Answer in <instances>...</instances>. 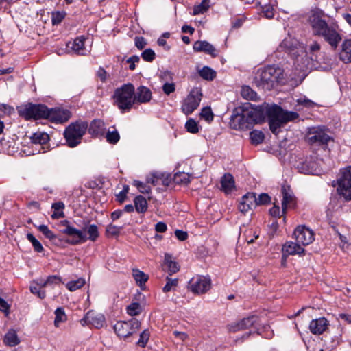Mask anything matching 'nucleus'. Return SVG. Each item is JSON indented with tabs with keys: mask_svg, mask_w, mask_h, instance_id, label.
<instances>
[{
	"mask_svg": "<svg viewBox=\"0 0 351 351\" xmlns=\"http://www.w3.org/2000/svg\"><path fill=\"white\" fill-rule=\"evenodd\" d=\"M239 110V112H234L231 116L230 125L232 129L249 130L264 119L261 108L254 107L250 103L245 104Z\"/></svg>",
	"mask_w": 351,
	"mask_h": 351,
	"instance_id": "1",
	"label": "nucleus"
},
{
	"mask_svg": "<svg viewBox=\"0 0 351 351\" xmlns=\"http://www.w3.org/2000/svg\"><path fill=\"white\" fill-rule=\"evenodd\" d=\"M309 23L313 34L323 37L332 48L337 47L341 40V36L336 26L329 25L318 13H314L309 17Z\"/></svg>",
	"mask_w": 351,
	"mask_h": 351,
	"instance_id": "2",
	"label": "nucleus"
},
{
	"mask_svg": "<svg viewBox=\"0 0 351 351\" xmlns=\"http://www.w3.org/2000/svg\"><path fill=\"white\" fill-rule=\"evenodd\" d=\"M266 114L268 117L270 130L276 135L279 133L280 128L285 123L295 121L299 117L297 112L284 110L277 105L268 106Z\"/></svg>",
	"mask_w": 351,
	"mask_h": 351,
	"instance_id": "3",
	"label": "nucleus"
},
{
	"mask_svg": "<svg viewBox=\"0 0 351 351\" xmlns=\"http://www.w3.org/2000/svg\"><path fill=\"white\" fill-rule=\"evenodd\" d=\"M283 75V71L280 67L268 66L258 70L254 82L263 89L271 90L281 82Z\"/></svg>",
	"mask_w": 351,
	"mask_h": 351,
	"instance_id": "4",
	"label": "nucleus"
},
{
	"mask_svg": "<svg viewBox=\"0 0 351 351\" xmlns=\"http://www.w3.org/2000/svg\"><path fill=\"white\" fill-rule=\"evenodd\" d=\"M134 86L131 83L124 84L115 89L112 95L113 104L122 112L131 110L134 104Z\"/></svg>",
	"mask_w": 351,
	"mask_h": 351,
	"instance_id": "5",
	"label": "nucleus"
},
{
	"mask_svg": "<svg viewBox=\"0 0 351 351\" xmlns=\"http://www.w3.org/2000/svg\"><path fill=\"white\" fill-rule=\"evenodd\" d=\"M332 185L337 187V194L345 201H351V167L341 169Z\"/></svg>",
	"mask_w": 351,
	"mask_h": 351,
	"instance_id": "6",
	"label": "nucleus"
},
{
	"mask_svg": "<svg viewBox=\"0 0 351 351\" xmlns=\"http://www.w3.org/2000/svg\"><path fill=\"white\" fill-rule=\"evenodd\" d=\"M88 124L85 122H75L70 124L64 130V136L70 147H75L81 143L85 134Z\"/></svg>",
	"mask_w": 351,
	"mask_h": 351,
	"instance_id": "7",
	"label": "nucleus"
},
{
	"mask_svg": "<svg viewBox=\"0 0 351 351\" xmlns=\"http://www.w3.org/2000/svg\"><path fill=\"white\" fill-rule=\"evenodd\" d=\"M17 110L19 115L27 120L47 119L49 115V109L43 104L29 103L19 106Z\"/></svg>",
	"mask_w": 351,
	"mask_h": 351,
	"instance_id": "8",
	"label": "nucleus"
},
{
	"mask_svg": "<svg viewBox=\"0 0 351 351\" xmlns=\"http://www.w3.org/2000/svg\"><path fill=\"white\" fill-rule=\"evenodd\" d=\"M60 227L62 228L60 231L71 238L68 243L71 245H78L87 241V236L82 230L75 228L69 220H62L60 223Z\"/></svg>",
	"mask_w": 351,
	"mask_h": 351,
	"instance_id": "9",
	"label": "nucleus"
},
{
	"mask_svg": "<svg viewBox=\"0 0 351 351\" xmlns=\"http://www.w3.org/2000/svg\"><path fill=\"white\" fill-rule=\"evenodd\" d=\"M141 322L136 318L128 321H119L114 325L115 333L121 338H127L136 333L140 329Z\"/></svg>",
	"mask_w": 351,
	"mask_h": 351,
	"instance_id": "10",
	"label": "nucleus"
},
{
	"mask_svg": "<svg viewBox=\"0 0 351 351\" xmlns=\"http://www.w3.org/2000/svg\"><path fill=\"white\" fill-rule=\"evenodd\" d=\"M201 90L195 88L191 90L182 105V110L186 114H191L199 106L202 99Z\"/></svg>",
	"mask_w": 351,
	"mask_h": 351,
	"instance_id": "11",
	"label": "nucleus"
},
{
	"mask_svg": "<svg viewBox=\"0 0 351 351\" xmlns=\"http://www.w3.org/2000/svg\"><path fill=\"white\" fill-rule=\"evenodd\" d=\"M210 287V278L204 276L193 277L191 279L188 285L189 289L195 294H203L207 292Z\"/></svg>",
	"mask_w": 351,
	"mask_h": 351,
	"instance_id": "12",
	"label": "nucleus"
},
{
	"mask_svg": "<svg viewBox=\"0 0 351 351\" xmlns=\"http://www.w3.org/2000/svg\"><path fill=\"white\" fill-rule=\"evenodd\" d=\"M330 139V136L319 128L310 129L306 136L307 142L311 145H326Z\"/></svg>",
	"mask_w": 351,
	"mask_h": 351,
	"instance_id": "13",
	"label": "nucleus"
},
{
	"mask_svg": "<svg viewBox=\"0 0 351 351\" xmlns=\"http://www.w3.org/2000/svg\"><path fill=\"white\" fill-rule=\"evenodd\" d=\"M293 236L295 241L302 245H308L315 239L313 231L304 226L297 227L293 232Z\"/></svg>",
	"mask_w": 351,
	"mask_h": 351,
	"instance_id": "14",
	"label": "nucleus"
},
{
	"mask_svg": "<svg viewBox=\"0 0 351 351\" xmlns=\"http://www.w3.org/2000/svg\"><path fill=\"white\" fill-rule=\"evenodd\" d=\"M81 324H90L96 328H101L105 324V317L101 313L94 311H88L85 317L81 320Z\"/></svg>",
	"mask_w": 351,
	"mask_h": 351,
	"instance_id": "15",
	"label": "nucleus"
},
{
	"mask_svg": "<svg viewBox=\"0 0 351 351\" xmlns=\"http://www.w3.org/2000/svg\"><path fill=\"white\" fill-rule=\"evenodd\" d=\"M256 197L254 193H247L243 195L238 208L242 213H245L253 207H256Z\"/></svg>",
	"mask_w": 351,
	"mask_h": 351,
	"instance_id": "16",
	"label": "nucleus"
},
{
	"mask_svg": "<svg viewBox=\"0 0 351 351\" xmlns=\"http://www.w3.org/2000/svg\"><path fill=\"white\" fill-rule=\"evenodd\" d=\"M71 117V112L65 109H49V115L47 119L55 123H64Z\"/></svg>",
	"mask_w": 351,
	"mask_h": 351,
	"instance_id": "17",
	"label": "nucleus"
},
{
	"mask_svg": "<svg viewBox=\"0 0 351 351\" xmlns=\"http://www.w3.org/2000/svg\"><path fill=\"white\" fill-rule=\"evenodd\" d=\"M307 54L309 56L310 59L317 64H321L322 63L328 64L329 61L322 60V53L320 52V45L317 42H313L308 47Z\"/></svg>",
	"mask_w": 351,
	"mask_h": 351,
	"instance_id": "18",
	"label": "nucleus"
},
{
	"mask_svg": "<svg viewBox=\"0 0 351 351\" xmlns=\"http://www.w3.org/2000/svg\"><path fill=\"white\" fill-rule=\"evenodd\" d=\"M193 49L197 52H204L212 57L217 56V51L215 47L206 40H198L193 43Z\"/></svg>",
	"mask_w": 351,
	"mask_h": 351,
	"instance_id": "19",
	"label": "nucleus"
},
{
	"mask_svg": "<svg viewBox=\"0 0 351 351\" xmlns=\"http://www.w3.org/2000/svg\"><path fill=\"white\" fill-rule=\"evenodd\" d=\"M328 322L324 317L313 319L309 324V330L314 335H321L328 328Z\"/></svg>",
	"mask_w": 351,
	"mask_h": 351,
	"instance_id": "20",
	"label": "nucleus"
},
{
	"mask_svg": "<svg viewBox=\"0 0 351 351\" xmlns=\"http://www.w3.org/2000/svg\"><path fill=\"white\" fill-rule=\"evenodd\" d=\"M282 212L285 213L287 208L292 207L295 204V197L289 186H282Z\"/></svg>",
	"mask_w": 351,
	"mask_h": 351,
	"instance_id": "21",
	"label": "nucleus"
},
{
	"mask_svg": "<svg viewBox=\"0 0 351 351\" xmlns=\"http://www.w3.org/2000/svg\"><path fill=\"white\" fill-rule=\"evenodd\" d=\"M152 99V92L151 90L146 86H139L136 91L134 90V104L135 103H147L149 101Z\"/></svg>",
	"mask_w": 351,
	"mask_h": 351,
	"instance_id": "22",
	"label": "nucleus"
},
{
	"mask_svg": "<svg viewBox=\"0 0 351 351\" xmlns=\"http://www.w3.org/2000/svg\"><path fill=\"white\" fill-rule=\"evenodd\" d=\"M85 40L86 38L83 36L77 37L73 42L67 43V47L70 48L77 55H86L87 51L84 47Z\"/></svg>",
	"mask_w": 351,
	"mask_h": 351,
	"instance_id": "23",
	"label": "nucleus"
},
{
	"mask_svg": "<svg viewBox=\"0 0 351 351\" xmlns=\"http://www.w3.org/2000/svg\"><path fill=\"white\" fill-rule=\"evenodd\" d=\"M105 130L104 122L100 119H95L90 123L88 132L93 136H99L104 134Z\"/></svg>",
	"mask_w": 351,
	"mask_h": 351,
	"instance_id": "24",
	"label": "nucleus"
},
{
	"mask_svg": "<svg viewBox=\"0 0 351 351\" xmlns=\"http://www.w3.org/2000/svg\"><path fill=\"white\" fill-rule=\"evenodd\" d=\"M221 189L225 193H230L235 189V182L230 173H225L221 178Z\"/></svg>",
	"mask_w": 351,
	"mask_h": 351,
	"instance_id": "25",
	"label": "nucleus"
},
{
	"mask_svg": "<svg viewBox=\"0 0 351 351\" xmlns=\"http://www.w3.org/2000/svg\"><path fill=\"white\" fill-rule=\"evenodd\" d=\"M285 250L288 254H302L304 252V249L301 246V243L295 241V242H287L283 246Z\"/></svg>",
	"mask_w": 351,
	"mask_h": 351,
	"instance_id": "26",
	"label": "nucleus"
},
{
	"mask_svg": "<svg viewBox=\"0 0 351 351\" xmlns=\"http://www.w3.org/2000/svg\"><path fill=\"white\" fill-rule=\"evenodd\" d=\"M340 59L345 63H351V39H346L341 45Z\"/></svg>",
	"mask_w": 351,
	"mask_h": 351,
	"instance_id": "27",
	"label": "nucleus"
},
{
	"mask_svg": "<svg viewBox=\"0 0 351 351\" xmlns=\"http://www.w3.org/2000/svg\"><path fill=\"white\" fill-rule=\"evenodd\" d=\"M3 343L10 347H13L20 343V339L18 337L16 332L14 329L9 330L5 335Z\"/></svg>",
	"mask_w": 351,
	"mask_h": 351,
	"instance_id": "28",
	"label": "nucleus"
},
{
	"mask_svg": "<svg viewBox=\"0 0 351 351\" xmlns=\"http://www.w3.org/2000/svg\"><path fill=\"white\" fill-rule=\"evenodd\" d=\"M165 265L167 267V272L169 275L176 274L180 270V266L178 263L171 259V256L169 254H165Z\"/></svg>",
	"mask_w": 351,
	"mask_h": 351,
	"instance_id": "29",
	"label": "nucleus"
},
{
	"mask_svg": "<svg viewBox=\"0 0 351 351\" xmlns=\"http://www.w3.org/2000/svg\"><path fill=\"white\" fill-rule=\"evenodd\" d=\"M136 210L139 213H144L147 209V202L142 195H138L134 200Z\"/></svg>",
	"mask_w": 351,
	"mask_h": 351,
	"instance_id": "30",
	"label": "nucleus"
},
{
	"mask_svg": "<svg viewBox=\"0 0 351 351\" xmlns=\"http://www.w3.org/2000/svg\"><path fill=\"white\" fill-rule=\"evenodd\" d=\"M49 139V135L45 132H37L31 136V141L34 144H45Z\"/></svg>",
	"mask_w": 351,
	"mask_h": 351,
	"instance_id": "31",
	"label": "nucleus"
},
{
	"mask_svg": "<svg viewBox=\"0 0 351 351\" xmlns=\"http://www.w3.org/2000/svg\"><path fill=\"white\" fill-rule=\"evenodd\" d=\"M280 48L285 49L288 50L290 53H291L292 55L295 56L296 55V60L298 61V52L302 51V49L299 50L295 47V46L293 45V43H291L290 39H285L282 40L280 45Z\"/></svg>",
	"mask_w": 351,
	"mask_h": 351,
	"instance_id": "32",
	"label": "nucleus"
},
{
	"mask_svg": "<svg viewBox=\"0 0 351 351\" xmlns=\"http://www.w3.org/2000/svg\"><path fill=\"white\" fill-rule=\"evenodd\" d=\"M210 8V0H202V2L197 5H195L193 10V15H198L204 14Z\"/></svg>",
	"mask_w": 351,
	"mask_h": 351,
	"instance_id": "33",
	"label": "nucleus"
},
{
	"mask_svg": "<svg viewBox=\"0 0 351 351\" xmlns=\"http://www.w3.org/2000/svg\"><path fill=\"white\" fill-rule=\"evenodd\" d=\"M52 208L54 210L53 213L51 215L53 219H58L64 217V215L62 210L64 208V204L62 202H55L52 204Z\"/></svg>",
	"mask_w": 351,
	"mask_h": 351,
	"instance_id": "34",
	"label": "nucleus"
},
{
	"mask_svg": "<svg viewBox=\"0 0 351 351\" xmlns=\"http://www.w3.org/2000/svg\"><path fill=\"white\" fill-rule=\"evenodd\" d=\"M199 75L204 80H213L216 77V72L211 68L204 66L199 71Z\"/></svg>",
	"mask_w": 351,
	"mask_h": 351,
	"instance_id": "35",
	"label": "nucleus"
},
{
	"mask_svg": "<svg viewBox=\"0 0 351 351\" xmlns=\"http://www.w3.org/2000/svg\"><path fill=\"white\" fill-rule=\"evenodd\" d=\"M86 230L88 237H87V240H90L91 241H95L99 236V233L98 231V228L95 224H90L86 226Z\"/></svg>",
	"mask_w": 351,
	"mask_h": 351,
	"instance_id": "36",
	"label": "nucleus"
},
{
	"mask_svg": "<svg viewBox=\"0 0 351 351\" xmlns=\"http://www.w3.org/2000/svg\"><path fill=\"white\" fill-rule=\"evenodd\" d=\"M241 95L245 99L247 100H256L257 94L250 86H244L241 90Z\"/></svg>",
	"mask_w": 351,
	"mask_h": 351,
	"instance_id": "37",
	"label": "nucleus"
},
{
	"mask_svg": "<svg viewBox=\"0 0 351 351\" xmlns=\"http://www.w3.org/2000/svg\"><path fill=\"white\" fill-rule=\"evenodd\" d=\"M167 282L165 285L162 288V291L164 293H168L172 291H175L176 287L178 285V278H171L169 276L166 277Z\"/></svg>",
	"mask_w": 351,
	"mask_h": 351,
	"instance_id": "38",
	"label": "nucleus"
},
{
	"mask_svg": "<svg viewBox=\"0 0 351 351\" xmlns=\"http://www.w3.org/2000/svg\"><path fill=\"white\" fill-rule=\"evenodd\" d=\"M85 284V280L80 278L76 280H71L66 283V287L71 291H76L77 289L82 287Z\"/></svg>",
	"mask_w": 351,
	"mask_h": 351,
	"instance_id": "39",
	"label": "nucleus"
},
{
	"mask_svg": "<svg viewBox=\"0 0 351 351\" xmlns=\"http://www.w3.org/2000/svg\"><path fill=\"white\" fill-rule=\"evenodd\" d=\"M55 315L54 325L56 327L59 326L60 323L64 322L66 320V315H65L64 311L62 308H58L55 311Z\"/></svg>",
	"mask_w": 351,
	"mask_h": 351,
	"instance_id": "40",
	"label": "nucleus"
},
{
	"mask_svg": "<svg viewBox=\"0 0 351 351\" xmlns=\"http://www.w3.org/2000/svg\"><path fill=\"white\" fill-rule=\"evenodd\" d=\"M133 276L136 283L139 285L145 284L148 280V276L146 275L144 272L138 269L133 271Z\"/></svg>",
	"mask_w": 351,
	"mask_h": 351,
	"instance_id": "41",
	"label": "nucleus"
},
{
	"mask_svg": "<svg viewBox=\"0 0 351 351\" xmlns=\"http://www.w3.org/2000/svg\"><path fill=\"white\" fill-rule=\"evenodd\" d=\"M126 311L130 316H135L139 315L142 309L139 303L133 302L127 306Z\"/></svg>",
	"mask_w": 351,
	"mask_h": 351,
	"instance_id": "42",
	"label": "nucleus"
},
{
	"mask_svg": "<svg viewBox=\"0 0 351 351\" xmlns=\"http://www.w3.org/2000/svg\"><path fill=\"white\" fill-rule=\"evenodd\" d=\"M250 139L254 144L261 143L265 138L264 134L261 131L253 130L250 133Z\"/></svg>",
	"mask_w": 351,
	"mask_h": 351,
	"instance_id": "43",
	"label": "nucleus"
},
{
	"mask_svg": "<svg viewBox=\"0 0 351 351\" xmlns=\"http://www.w3.org/2000/svg\"><path fill=\"white\" fill-rule=\"evenodd\" d=\"M27 239L29 242H31L36 252H42L44 250V248L40 242L37 240L32 233H28L27 234Z\"/></svg>",
	"mask_w": 351,
	"mask_h": 351,
	"instance_id": "44",
	"label": "nucleus"
},
{
	"mask_svg": "<svg viewBox=\"0 0 351 351\" xmlns=\"http://www.w3.org/2000/svg\"><path fill=\"white\" fill-rule=\"evenodd\" d=\"M243 330L252 327L258 321V317L252 315L240 320Z\"/></svg>",
	"mask_w": 351,
	"mask_h": 351,
	"instance_id": "45",
	"label": "nucleus"
},
{
	"mask_svg": "<svg viewBox=\"0 0 351 351\" xmlns=\"http://www.w3.org/2000/svg\"><path fill=\"white\" fill-rule=\"evenodd\" d=\"M185 128L188 132L197 134L199 132L197 123L193 119H189L185 123Z\"/></svg>",
	"mask_w": 351,
	"mask_h": 351,
	"instance_id": "46",
	"label": "nucleus"
},
{
	"mask_svg": "<svg viewBox=\"0 0 351 351\" xmlns=\"http://www.w3.org/2000/svg\"><path fill=\"white\" fill-rule=\"evenodd\" d=\"M107 142L110 144H116L120 139V136L117 130L108 131L106 134Z\"/></svg>",
	"mask_w": 351,
	"mask_h": 351,
	"instance_id": "47",
	"label": "nucleus"
},
{
	"mask_svg": "<svg viewBox=\"0 0 351 351\" xmlns=\"http://www.w3.org/2000/svg\"><path fill=\"white\" fill-rule=\"evenodd\" d=\"M149 332L148 330H144L141 334L139 337L138 341L136 342L137 346L141 348H145L148 342L149 339Z\"/></svg>",
	"mask_w": 351,
	"mask_h": 351,
	"instance_id": "48",
	"label": "nucleus"
},
{
	"mask_svg": "<svg viewBox=\"0 0 351 351\" xmlns=\"http://www.w3.org/2000/svg\"><path fill=\"white\" fill-rule=\"evenodd\" d=\"M141 57L144 61L152 62L156 58V53L152 49H146L141 53Z\"/></svg>",
	"mask_w": 351,
	"mask_h": 351,
	"instance_id": "49",
	"label": "nucleus"
},
{
	"mask_svg": "<svg viewBox=\"0 0 351 351\" xmlns=\"http://www.w3.org/2000/svg\"><path fill=\"white\" fill-rule=\"evenodd\" d=\"M174 180L178 184H187L190 182V178L188 174L180 172L175 174Z\"/></svg>",
	"mask_w": 351,
	"mask_h": 351,
	"instance_id": "50",
	"label": "nucleus"
},
{
	"mask_svg": "<svg viewBox=\"0 0 351 351\" xmlns=\"http://www.w3.org/2000/svg\"><path fill=\"white\" fill-rule=\"evenodd\" d=\"M38 229L45 235L46 238L49 239L51 241L56 238V234L51 230H49L48 226L46 225H40L38 227Z\"/></svg>",
	"mask_w": 351,
	"mask_h": 351,
	"instance_id": "51",
	"label": "nucleus"
},
{
	"mask_svg": "<svg viewBox=\"0 0 351 351\" xmlns=\"http://www.w3.org/2000/svg\"><path fill=\"white\" fill-rule=\"evenodd\" d=\"M315 164H308L307 162H304L302 165L300 167V171L303 173L305 174H315L317 173L316 169H314Z\"/></svg>",
	"mask_w": 351,
	"mask_h": 351,
	"instance_id": "52",
	"label": "nucleus"
},
{
	"mask_svg": "<svg viewBox=\"0 0 351 351\" xmlns=\"http://www.w3.org/2000/svg\"><path fill=\"white\" fill-rule=\"evenodd\" d=\"M200 116L208 122H210L213 119V113L210 107H204L201 110Z\"/></svg>",
	"mask_w": 351,
	"mask_h": 351,
	"instance_id": "53",
	"label": "nucleus"
},
{
	"mask_svg": "<svg viewBox=\"0 0 351 351\" xmlns=\"http://www.w3.org/2000/svg\"><path fill=\"white\" fill-rule=\"evenodd\" d=\"M66 13L64 12H56L52 13V24L53 25L60 24L64 19Z\"/></svg>",
	"mask_w": 351,
	"mask_h": 351,
	"instance_id": "54",
	"label": "nucleus"
},
{
	"mask_svg": "<svg viewBox=\"0 0 351 351\" xmlns=\"http://www.w3.org/2000/svg\"><path fill=\"white\" fill-rule=\"evenodd\" d=\"M134 185L136 186L139 192L141 193H149L151 191V188L141 181L134 180Z\"/></svg>",
	"mask_w": 351,
	"mask_h": 351,
	"instance_id": "55",
	"label": "nucleus"
},
{
	"mask_svg": "<svg viewBox=\"0 0 351 351\" xmlns=\"http://www.w3.org/2000/svg\"><path fill=\"white\" fill-rule=\"evenodd\" d=\"M61 282V278L56 275L49 276L47 280L43 282L44 285H56L60 284Z\"/></svg>",
	"mask_w": 351,
	"mask_h": 351,
	"instance_id": "56",
	"label": "nucleus"
},
{
	"mask_svg": "<svg viewBox=\"0 0 351 351\" xmlns=\"http://www.w3.org/2000/svg\"><path fill=\"white\" fill-rule=\"evenodd\" d=\"M262 12L267 19H272L274 16V9L270 4L265 5L262 8Z\"/></svg>",
	"mask_w": 351,
	"mask_h": 351,
	"instance_id": "57",
	"label": "nucleus"
},
{
	"mask_svg": "<svg viewBox=\"0 0 351 351\" xmlns=\"http://www.w3.org/2000/svg\"><path fill=\"white\" fill-rule=\"evenodd\" d=\"M121 229H122V227H119V226H114L113 224H109L106 227V233L108 235L117 236V235H119Z\"/></svg>",
	"mask_w": 351,
	"mask_h": 351,
	"instance_id": "58",
	"label": "nucleus"
},
{
	"mask_svg": "<svg viewBox=\"0 0 351 351\" xmlns=\"http://www.w3.org/2000/svg\"><path fill=\"white\" fill-rule=\"evenodd\" d=\"M270 201L271 197L267 193H261L256 197V206L267 204Z\"/></svg>",
	"mask_w": 351,
	"mask_h": 351,
	"instance_id": "59",
	"label": "nucleus"
},
{
	"mask_svg": "<svg viewBox=\"0 0 351 351\" xmlns=\"http://www.w3.org/2000/svg\"><path fill=\"white\" fill-rule=\"evenodd\" d=\"M10 304L0 297V311L3 312L5 316H8L10 314Z\"/></svg>",
	"mask_w": 351,
	"mask_h": 351,
	"instance_id": "60",
	"label": "nucleus"
},
{
	"mask_svg": "<svg viewBox=\"0 0 351 351\" xmlns=\"http://www.w3.org/2000/svg\"><path fill=\"white\" fill-rule=\"evenodd\" d=\"M228 328L230 332H237L243 330L242 324H241V321L229 324Z\"/></svg>",
	"mask_w": 351,
	"mask_h": 351,
	"instance_id": "61",
	"label": "nucleus"
},
{
	"mask_svg": "<svg viewBox=\"0 0 351 351\" xmlns=\"http://www.w3.org/2000/svg\"><path fill=\"white\" fill-rule=\"evenodd\" d=\"M135 46L140 50L143 49L147 44L145 38L142 36H137L134 39Z\"/></svg>",
	"mask_w": 351,
	"mask_h": 351,
	"instance_id": "62",
	"label": "nucleus"
},
{
	"mask_svg": "<svg viewBox=\"0 0 351 351\" xmlns=\"http://www.w3.org/2000/svg\"><path fill=\"white\" fill-rule=\"evenodd\" d=\"M30 291L33 294L36 295L40 299H43L45 298V295H46L45 292L43 290H41V288H40V287H38L36 286H31Z\"/></svg>",
	"mask_w": 351,
	"mask_h": 351,
	"instance_id": "63",
	"label": "nucleus"
},
{
	"mask_svg": "<svg viewBox=\"0 0 351 351\" xmlns=\"http://www.w3.org/2000/svg\"><path fill=\"white\" fill-rule=\"evenodd\" d=\"M175 84L173 83H165L162 86L163 92L167 95H170L175 91Z\"/></svg>",
	"mask_w": 351,
	"mask_h": 351,
	"instance_id": "64",
	"label": "nucleus"
}]
</instances>
